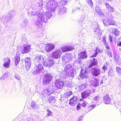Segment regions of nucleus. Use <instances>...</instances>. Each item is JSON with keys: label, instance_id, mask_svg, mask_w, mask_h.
<instances>
[{"label": "nucleus", "instance_id": "f257e3e1", "mask_svg": "<svg viewBox=\"0 0 121 121\" xmlns=\"http://www.w3.org/2000/svg\"><path fill=\"white\" fill-rule=\"evenodd\" d=\"M52 15L51 13L49 11L47 12L45 14L43 13L41 14L40 16L37 17V21L36 22V25L39 28H41L42 26L43 23L47 22L48 20L49 19Z\"/></svg>", "mask_w": 121, "mask_h": 121}, {"label": "nucleus", "instance_id": "f03ea898", "mask_svg": "<svg viewBox=\"0 0 121 121\" xmlns=\"http://www.w3.org/2000/svg\"><path fill=\"white\" fill-rule=\"evenodd\" d=\"M105 15L106 18L103 21L104 25L106 26L115 25V22L113 20L114 18L112 14L107 13H106Z\"/></svg>", "mask_w": 121, "mask_h": 121}, {"label": "nucleus", "instance_id": "7ed1b4c3", "mask_svg": "<svg viewBox=\"0 0 121 121\" xmlns=\"http://www.w3.org/2000/svg\"><path fill=\"white\" fill-rule=\"evenodd\" d=\"M58 3L55 0H50L47 4V9L49 12L53 11L56 9L58 5Z\"/></svg>", "mask_w": 121, "mask_h": 121}, {"label": "nucleus", "instance_id": "20e7f679", "mask_svg": "<svg viewBox=\"0 0 121 121\" xmlns=\"http://www.w3.org/2000/svg\"><path fill=\"white\" fill-rule=\"evenodd\" d=\"M35 69L34 70L32 73V74L36 75L40 74L42 75L43 73L44 70L43 65V63H39L38 64H35Z\"/></svg>", "mask_w": 121, "mask_h": 121}, {"label": "nucleus", "instance_id": "39448f33", "mask_svg": "<svg viewBox=\"0 0 121 121\" xmlns=\"http://www.w3.org/2000/svg\"><path fill=\"white\" fill-rule=\"evenodd\" d=\"M56 10L57 12V14L59 16L62 15L65 13L67 11V9L62 5L61 6L57 5Z\"/></svg>", "mask_w": 121, "mask_h": 121}, {"label": "nucleus", "instance_id": "423d86ee", "mask_svg": "<svg viewBox=\"0 0 121 121\" xmlns=\"http://www.w3.org/2000/svg\"><path fill=\"white\" fill-rule=\"evenodd\" d=\"M52 76L49 73L45 75L43 79L42 83L46 85L49 83L52 79Z\"/></svg>", "mask_w": 121, "mask_h": 121}, {"label": "nucleus", "instance_id": "0eeeda50", "mask_svg": "<svg viewBox=\"0 0 121 121\" xmlns=\"http://www.w3.org/2000/svg\"><path fill=\"white\" fill-rule=\"evenodd\" d=\"M31 47L28 44H24L22 45L21 48V51L22 54L28 53L30 51Z\"/></svg>", "mask_w": 121, "mask_h": 121}, {"label": "nucleus", "instance_id": "6e6552de", "mask_svg": "<svg viewBox=\"0 0 121 121\" xmlns=\"http://www.w3.org/2000/svg\"><path fill=\"white\" fill-rule=\"evenodd\" d=\"M91 73L92 76L96 77L100 75L101 71V69L99 68H93L91 70Z\"/></svg>", "mask_w": 121, "mask_h": 121}, {"label": "nucleus", "instance_id": "1a4fd4ad", "mask_svg": "<svg viewBox=\"0 0 121 121\" xmlns=\"http://www.w3.org/2000/svg\"><path fill=\"white\" fill-rule=\"evenodd\" d=\"M93 27L94 29L95 32L99 36H100L102 35V31L99 26L98 24L97 23H96L95 24H93Z\"/></svg>", "mask_w": 121, "mask_h": 121}, {"label": "nucleus", "instance_id": "9d476101", "mask_svg": "<svg viewBox=\"0 0 121 121\" xmlns=\"http://www.w3.org/2000/svg\"><path fill=\"white\" fill-rule=\"evenodd\" d=\"M62 53L60 50H58L52 52L51 57L54 59H58L60 57Z\"/></svg>", "mask_w": 121, "mask_h": 121}, {"label": "nucleus", "instance_id": "9b49d317", "mask_svg": "<svg viewBox=\"0 0 121 121\" xmlns=\"http://www.w3.org/2000/svg\"><path fill=\"white\" fill-rule=\"evenodd\" d=\"M91 91L88 89L82 91L81 93V96L82 98L86 99L90 96Z\"/></svg>", "mask_w": 121, "mask_h": 121}, {"label": "nucleus", "instance_id": "f8f14e48", "mask_svg": "<svg viewBox=\"0 0 121 121\" xmlns=\"http://www.w3.org/2000/svg\"><path fill=\"white\" fill-rule=\"evenodd\" d=\"M25 68L26 70L28 71L31 67V59L30 57L26 58L25 59Z\"/></svg>", "mask_w": 121, "mask_h": 121}, {"label": "nucleus", "instance_id": "ddd939ff", "mask_svg": "<svg viewBox=\"0 0 121 121\" xmlns=\"http://www.w3.org/2000/svg\"><path fill=\"white\" fill-rule=\"evenodd\" d=\"M44 57L42 56H39L35 57L34 60L35 62V64H37V63L38 64L43 63L45 60Z\"/></svg>", "mask_w": 121, "mask_h": 121}, {"label": "nucleus", "instance_id": "4468645a", "mask_svg": "<svg viewBox=\"0 0 121 121\" xmlns=\"http://www.w3.org/2000/svg\"><path fill=\"white\" fill-rule=\"evenodd\" d=\"M78 99V97L74 96L70 99L69 104L71 106H74L77 103Z\"/></svg>", "mask_w": 121, "mask_h": 121}, {"label": "nucleus", "instance_id": "2eb2a0df", "mask_svg": "<svg viewBox=\"0 0 121 121\" xmlns=\"http://www.w3.org/2000/svg\"><path fill=\"white\" fill-rule=\"evenodd\" d=\"M55 86L58 89H61L64 86V83L63 81L60 80H57L55 82Z\"/></svg>", "mask_w": 121, "mask_h": 121}, {"label": "nucleus", "instance_id": "dca6fc26", "mask_svg": "<svg viewBox=\"0 0 121 121\" xmlns=\"http://www.w3.org/2000/svg\"><path fill=\"white\" fill-rule=\"evenodd\" d=\"M105 5L106 6V9L108 12V13H113L114 12V8L110 5L109 3H105Z\"/></svg>", "mask_w": 121, "mask_h": 121}, {"label": "nucleus", "instance_id": "f3484780", "mask_svg": "<svg viewBox=\"0 0 121 121\" xmlns=\"http://www.w3.org/2000/svg\"><path fill=\"white\" fill-rule=\"evenodd\" d=\"M55 46L53 44H48L45 47V49L47 52H49L54 48Z\"/></svg>", "mask_w": 121, "mask_h": 121}, {"label": "nucleus", "instance_id": "a211bd4d", "mask_svg": "<svg viewBox=\"0 0 121 121\" xmlns=\"http://www.w3.org/2000/svg\"><path fill=\"white\" fill-rule=\"evenodd\" d=\"M98 64V62L97 60L95 58H93L92 60L89 63V68H91L93 66L96 65Z\"/></svg>", "mask_w": 121, "mask_h": 121}, {"label": "nucleus", "instance_id": "6ab92c4d", "mask_svg": "<svg viewBox=\"0 0 121 121\" xmlns=\"http://www.w3.org/2000/svg\"><path fill=\"white\" fill-rule=\"evenodd\" d=\"M103 101L105 104H108L111 101L110 97L108 94H106L103 98Z\"/></svg>", "mask_w": 121, "mask_h": 121}, {"label": "nucleus", "instance_id": "aec40b11", "mask_svg": "<svg viewBox=\"0 0 121 121\" xmlns=\"http://www.w3.org/2000/svg\"><path fill=\"white\" fill-rule=\"evenodd\" d=\"M73 49V48L69 46L63 47L61 48V50L63 52L71 51Z\"/></svg>", "mask_w": 121, "mask_h": 121}, {"label": "nucleus", "instance_id": "412c9836", "mask_svg": "<svg viewBox=\"0 0 121 121\" xmlns=\"http://www.w3.org/2000/svg\"><path fill=\"white\" fill-rule=\"evenodd\" d=\"M78 56L82 59H86L87 57V55L86 52H81L79 54Z\"/></svg>", "mask_w": 121, "mask_h": 121}, {"label": "nucleus", "instance_id": "4be33fe9", "mask_svg": "<svg viewBox=\"0 0 121 121\" xmlns=\"http://www.w3.org/2000/svg\"><path fill=\"white\" fill-rule=\"evenodd\" d=\"M99 84L98 80L96 78H95L94 81L91 82V85L92 86L96 87L98 86Z\"/></svg>", "mask_w": 121, "mask_h": 121}, {"label": "nucleus", "instance_id": "5701e85b", "mask_svg": "<svg viewBox=\"0 0 121 121\" xmlns=\"http://www.w3.org/2000/svg\"><path fill=\"white\" fill-rule=\"evenodd\" d=\"M78 24L79 25H80L83 28L85 27V22L84 21V19L83 17H82L78 21Z\"/></svg>", "mask_w": 121, "mask_h": 121}, {"label": "nucleus", "instance_id": "b1692460", "mask_svg": "<svg viewBox=\"0 0 121 121\" xmlns=\"http://www.w3.org/2000/svg\"><path fill=\"white\" fill-rule=\"evenodd\" d=\"M111 32L113 34H114L116 36H119L120 33V32L117 29L115 28L112 29Z\"/></svg>", "mask_w": 121, "mask_h": 121}, {"label": "nucleus", "instance_id": "393cba45", "mask_svg": "<svg viewBox=\"0 0 121 121\" xmlns=\"http://www.w3.org/2000/svg\"><path fill=\"white\" fill-rule=\"evenodd\" d=\"M13 17V16L12 14L9 13L6 16L5 20H7L6 22H8V21H10L11 20Z\"/></svg>", "mask_w": 121, "mask_h": 121}, {"label": "nucleus", "instance_id": "a878e982", "mask_svg": "<svg viewBox=\"0 0 121 121\" xmlns=\"http://www.w3.org/2000/svg\"><path fill=\"white\" fill-rule=\"evenodd\" d=\"M70 72H68L67 73H68V76L70 77H73L76 74L75 71L72 70H70Z\"/></svg>", "mask_w": 121, "mask_h": 121}, {"label": "nucleus", "instance_id": "bb28decb", "mask_svg": "<svg viewBox=\"0 0 121 121\" xmlns=\"http://www.w3.org/2000/svg\"><path fill=\"white\" fill-rule=\"evenodd\" d=\"M71 65L70 64H68L65 67V70L67 73L69 72V71L71 70Z\"/></svg>", "mask_w": 121, "mask_h": 121}, {"label": "nucleus", "instance_id": "cd10ccee", "mask_svg": "<svg viewBox=\"0 0 121 121\" xmlns=\"http://www.w3.org/2000/svg\"><path fill=\"white\" fill-rule=\"evenodd\" d=\"M94 51L95 53H93V55L92 56V57H96L99 53L100 52V49L98 48H96Z\"/></svg>", "mask_w": 121, "mask_h": 121}, {"label": "nucleus", "instance_id": "c85d7f7f", "mask_svg": "<svg viewBox=\"0 0 121 121\" xmlns=\"http://www.w3.org/2000/svg\"><path fill=\"white\" fill-rule=\"evenodd\" d=\"M87 86V83L82 84L80 85L79 86V89L81 90H82L86 88Z\"/></svg>", "mask_w": 121, "mask_h": 121}, {"label": "nucleus", "instance_id": "c756f323", "mask_svg": "<svg viewBox=\"0 0 121 121\" xmlns=\"http://www.w3.org/2000/svg\"><path fill=\"white\" fill-rule=\"evenodd\" d=\"M15 64L17 66L20 60V57L18 56H16L15 57Z\"/></svg>", "mask_w": 121, "mask_h": 121}, {"label": "nucleus", "instance_id": "7c9ffc66", "mask_svg": "<svg viewBox=\"0 0 121 121\" xmlns=\"http://www.w3.org/2000/svg\"><path fill=\"white\" fill-rule=\"evenodd\" d=\"M8 77V73L6 72L3 75L2 77L0 78V79L1 80H3L6 79Z\"/></svg>", "mask_w": 121, "mask_h": 121}, {"label": "nucleus", "instance_id": "2f4dec72", "mask_svg": "<svg viewBox=\"0 0 121 121\" xmlns=\"http://www.w3.org/2000/svg\"><path fill=\"white\" fill-rule=\"evenodd\" d=\"M95 10L98 15H100L101 14L102 12L98 6H96V7H95Z\"/></svg>", "mask_w": 121, "mask_h": 121}, {"label": "nucleus", "instance_id": "473e14b6", "mask_svg": "<svg viewBox=\"0 0 121 121\" xmlns=\"http://www.w3.org/2000/svg\"><path fill=\"white\" fill-rule=\"evenodd\" d=\"M47 111L48 112V113H47L46 116V117H49L50 116H52V112H51L48 108L47 109Z\"/></svg>", "mask_w": 121, "mask_h": 121}, {"label": "nucleus", "instance_id": "72a5a7b5", "mask_svg": "<svg viewBox=\"0 0 121 121\" xmlns=\"http://www.w3.org/2000/svg\"><path fill=\"white\" fill-rule=\"evenodd\" d=\"M96 106L95 104H92L88 106V110L89 111H91L92 109L95 108Z\"/></svg>", "mask_w": 121, "mask_h": 121}, {"label": "nucleus", "instance_id": "f704fd0d", "mask_svg": "<svg viewBox=\"0 0 121 121\" xmlns=\"http://www.w3.org/2000/svg\"><path fill=\"white\" fill-rule=\"evenodd\" d=\"M49 102L50 103H53L55 102V99L54 96H52L49 99Z\"/></svg>", "mask_w": 121, "mask_h": 121}, {"label": "nucleus", "instance_id": "c9c22d12", "mask_svg": "<svg viewBox=\"0 0 121 121\" xmlns=\"http://www.w3.org/2000/svg\"><path fill=\"white\" fill-rule=\"evenodd\" d=\"M4 63H10V60L9 58H7L4 59Z\"/></svg>", "mask_w": 121, "mask_h": 121}, {"label": "nucleus", "instance_id": "e433bc0d", "mask_svg": "<svg viewBox=\"0 0 121 121\" xmlns=\"http://www.w3.org/2000/svg\"><path fill=\"white\" fill-rule=\"evenodd\" d=\"M45 65L46 67H49L52 66L51 65H49L50 63H49V61H48V62H46L45 60V58L44 61V62Z\"/></svg>", "mask_w": 121, "mask_h": 121}, {"label": "nucleus", "instance_id": "4c0bfd02", "mask_svg": "<svg viewBox=\"0 0 121 121\" xmlns=\"http://www.w3.org/2000/svg\"><path fill=\"white\" fill-rule=\"evenodd\" d=\"M106 37L105 36H104L103 37L102 39V41L105 46V45H106V43H107Z\"/></svg>", "mask_w": 121, "mask_h": 121}, {"label": "nucleus", "instance_id": "58836bf2", "mask_svg": "<svg viewBox=\"0 0 121 121\" xmlns=\"http://www.w3.org/2000/svg\"><path fill=\"white\" fill-rule=\"evenodd\" d=\"M86 2L90 5L91 7L93 6V2L91 0H86Z\"/></svg>", "mask_w": 121, "mask_h": 121}, {"label": "nucleus", "instance_id": "ea45409f", "mask_svg": "<svg viewBox=\"0 0 121 121\" xmlns=\"http://www.w3.org/2000/svg\"><path fill=\"white\" fill-rule=\"evenodd\" d=\"M36 104H35V103L34 101H32L31 104V106L34 109H35L36 108Z\"/></svg>", "mask_w": 121, "mask_h": 121}, {"label": "nucleus", "instance_id": "a19ab883", "mask_svg": "<svg viewBox=\"0 0 121 121\" xmlns=\"http://www.w3.org/2000/svg\"><path fill=\"white\" fill-rule=\"evenodd\" d=\"M68 0H61V3L63 5H65L68 2Z\"/></svg>", "mask_w": 121, "mask_h": 121}, {"label": "nucleus", "instance_id": "79ce46f5", "mask_svg": "<svg viewBox=\"0 0 121 121\" xmlns=\"http://www.w3.org/2000/svg\"><path fill=\"white\" fill-rule=\"evenodd\" d=\"M116 69L118 74L119 75H121V68L118 67H117Z\"/></svg>", "mask_w": 121, "mask_h": 121}, {"label": "nucleus", "instance_id": "37998d69", "mask_svg": "<svg viewBox=\"0 0 121 121\" xmlns=\"http://www.w3.org/2000/svg\"><path fill=\"white\" fill-rule=\"evenodd\" d=\"M31 14L32 15H36V16H38L39 15H40L41 14L40 13V12L39 11H38L36 12L35 13H34L33 12H31Z\"/></svg>", "mask_w": 121, "mask_h": 121}, {"label": "nucleus", "instance_id": "c03bdc74", "mask_svg": "<svg viewBox=\"0 0 121 121\" xmlns=\"http://www.w3.org/2000/svg\"><path fill=\"white\" fill-rule=\"evenodd\" d=\"M10 64L4 63L3 65L4 66L5 68H8L9 67Z\"/></svg>", "mask_w": 121, "mask_h": 121}, {"label": "nucleus", "instance_id": "a18cd8bd", "mask_svg": "<svg viewBox=\"0 0 121 121\" xmlns=\"http://www.w3.org/2000/svg\"><path fill=\"white\" fill-rule=\"evenodd\" d=\"M48 61H49V63L50 65H51V66L53 65L54 64V60L52 59H49Z\"/></svg>", "mask_w": 121, "mask_h": 121}, {"label": "nucleus", "instance_id": "49530a36", "mask_svg": "<svg viewBox=\"0 0 121 121\" xmlns=\"http://www.w3.org/2000/svg\"><path fill=\"white\" fill-rule=\"evenodd\" d=\"M100 99V97L99 96H96L94 97L93 99L95 101H97L99 100Z\"/></svg>", "mask_w": 121, "mask_h": 121}, {"label": "nucleus", "instance_id": "de8ad7c7", "mask_svg": "<svg viewBox=\"0 0 121 121\" xmlns=\"http://www.w3.org/2000/svg\"><path fill=\"white\" fill-rule=\"evenodd\" d=\"M27 26V24L23 23H22L21 25V27L24 29L26 28Z\"/></svg>", "mask_w": 121, "mask_h": 121}, {"label": "nucleus", "instance_id": "09e8293b", "mask_svg": "<svg viewBox=\"0 0 121 121\" xmlns=\"http://www.w3.org/2000/svg\"><path fill=\"white\" fill-rule=\"evenodd\" d=\"M87 103L86 101H84L82 103L80 104L82 105L81 107L83 106V107H85L86 105V104H87Z\"/></svg>", "mask_w": 121, "mask_h": 121}, {"label": "nucleus", "instance_id": "8fccbe9b", "mask_svg": "<svg viewBox=\"0 0 121 121\" xmlns=\"http://www.w3.org/2000/svg\"><path fill=\"white\" fill-rule=\"evenodd\" d=\"M107 54L108 56L110 57H112V54L111 52L110 51H107Z\"/></svg>", "mask_w": 121, "mask_h": 121}, {"label": "nucleus", "instance_id": "3c124183", "mask_svg": "<svg viewBox=\"0 0 121 121\" xmlns=\"http://www.w3.org/2000/svg\"><path fill=\"white\" fill-rule=\"evenodd\" d=\"M14 77L18 80H20L21 79L19 75H15Z\"/></svg>", "mask_w": 121, "mask_h": 121}, {"label": "nucleus", "instance_id": "603ef678", "mask_svg": "<svg viewBox=\"0 0 121 121\" xmlns=\"http://www.w3.org/2000/svg\"><path fill=\"white\" fill-rule=\"evenodd\" d=\"M83 71V70L82 69L81 70V74L80 76L81 78H83V77L84 75V73L83 74V72H82V71Z\"/></svg>", "mask_w": 121, "mask_h": 121}, {"label": "nucleus", "instance_id": "864d4df0", "mask_svg": "<svg viewBox=\"0 0 121 121\" xmlns=\"http://www.w3.org/2000/svg\"><path fill=\"white\" fill-rule=\"evenodd\" d=\"M72 94V92L70 91H68L67 92L66 95L68 96H70Z\"/></svg>", "mask_w": 121, "mask_h": 121}, {"label": "nucleus", "instance_id": "5fc2aeb1", "mask_svg": "<svg viewBox=\"0 0 121 121\" xmlns=\"http://www.w3.org/2000/svg\"><path fill=\"white\" fill-rule=\"evenodd\" d=\"M81 105L80 104H78L77 106V109L78 110L80 109Z\"/></svg>", "mask_w": 121, "mask_h": 121}, {"label": "nucleus", "instance_id": "6e6d98bb", "mask_svg": "<svg viewBox=\"0 0 121 121\" xmlns=\"http://www.w3.org/2000/svg\"><path fill=\"white\" fill-rule=\"evenodd\" d=\"M109 40L111 43H112V37L111 35H109Z\"/></svg>", "mask_w": 121, "mask_h": 121}, {"label": "nucleus", "instance_id": "4d7b16f0", "mask_svg": "<svg viewBox=\"0 0 121 121\" xmlns=\"http://www.w3.org/2000/svg\"><path fill=\"white\" fill-rule=\"evenodd\" d=\"M105 46L106 47V48L107 49L106 50L107 51H109V47L108 44V43H106V44L105 45Z\"/></svg>", "mask_w": 121, "mask_h": 121}, {"label": "nucleus", "instance_id": "13d9d810", "mask_svg": "<svg viewBox=\"0 0 121 121\" xmlns=\"http://www.w3.org/2000/svg\"><path fill=\"white\" fill-rule=\"evenodd\" d=\"M28 21V20L26 18L24 19V20L23 21L22 23L27 24Z\"/></svg>", "mask_w": 121, "mask_h": 121}, {"label": "nucleus", "instance_id": "bf43d9fd", "mask_svg": "<svg viewBox=\"0 0 121 121\" xmlns=\"http://www.w3.org/2000/svg\"><path fill=\"white\" fill-rule=\"evenodd\" d=\"M108 69V68L105 65L103 66L102 67V69L104 70H107Z\"/></svg>", "mask_w": 121, "mask_h": 121}, {"label": "nucleus", "instance_id": "052dcab7", "mask_svg": "<svg viewBox=\"0 0 121 121\" xmlns=\"http://www.w3.org/2000/svg\"><path fill=\"white\" fill-rule=\"evenodd\" d=\"M117 44L118 46L121 47V42L119 41L117 42Z\"/></svg>", "mask_w": 121, "mask_h": 121}, {"label": "nucleus", "instance_id": "680f3d73", "mask_svg": "<svg viewBox=\"0 0 121 121\" xmlns=\"http://www.w3.org/2000/svg\"><path fill=\"white\" fill-rule=\"evenodd\" d=\"M46 92H48L49 93H50V91L49 89H46L44 91V93L45 92V93H46Z\"/></svg>", "mask_w": 121, "mask_h": 121}, {"label": "nucleus", "instance_id": "e2e57ef3", "mask_svg": "<svg viewBox=\"0 0 121 121\" xmlns=\"http://www.w3.org/2000/svg\"><path fill=\"white\" fill-rule=\"evenodd\" d=\"M32 117H27V118L26 120L27 121H30L31 120V119L32 118Z\"/></svg>", "mask_w": 121, "mask_h": 121}, {"label": "nucleus", "instance_id": "0e129e2a", "mask_svg": "<svg viewBox=\"0 0 121 121\" xmlns=\"http://www.w3.org/2000/svg\"><path fill=\"white\" fill-rule=\"evenodd\" d=\"M78 9L79 10H80V8L79 7L76 8L74 9L75 10Z\"/></svg>", "mask_w": 121, "mask_h": 121}, {"label": "nucleus", "instance_id": "69168bd1", "mask_svg": "<svg viewBox=\"0 0 121 121\" xmlns=\"http://www.w3.org/2000/svg\"><path fill=\"white\" fill-rule=\"evenodd\" d=\"M82 118H81V117H80L79 119V121H82Z\"/></svg>", "mask_w": 121, "mask_h": 121}, {"label": "nucleus", "instance_id": "338daca9", "mask_svg": "<svg viewBox=\"0 0 121 121\" xmlns=\"http://www.w3.org/2000/svg\"><path fill=\"white\" fill-rule=\"evenodd\" d=\"M77 60H76V62H79V60H80V59H77Z\"/></svg>", "mask_w": 121, "mask_h": 121}, {"label": "nucleus", "instance_id": "774afa93", "mask_svg": "<svg viewBox=\"0 0 121 121\" xmlns=\"http://www.w3.org/2000/svg\"><path fill=\"white\" fill-rule=\"evenodd\" d=\"M30 121H35V120L33 119L32 118L31 119V120Z\"/></svg>", "mask_w": 121, "mask_h": 121}]
</instances>
